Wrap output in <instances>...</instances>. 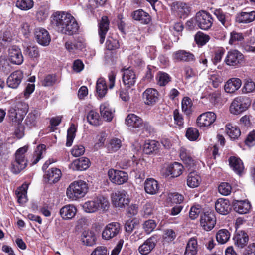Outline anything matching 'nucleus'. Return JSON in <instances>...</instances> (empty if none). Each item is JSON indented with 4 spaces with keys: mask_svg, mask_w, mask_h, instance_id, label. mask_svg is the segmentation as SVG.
<instances>
[{
    "mask_svg": "<svg viewBox=\"0 0 255 255\" xmlns=\"http://www.w3.org/2000/svg\"><path fill=\"white\" fill-rule=\"evenodd\" d=\"M123 81L128 87L133 86L136 82V77L135 72L130 67L123 70Z\"/></svg>",
    "mask_w": 255,
    "mask_h": 255,
    "instance_id": "obj_19",
    "label": "nucleus"
},
{
    "mask_svg": "<svg viewBox=\"0 0 255 255\" xmlns=\"http://www.w3.org/2000/svg\"><path fill=\"white\" fill-rule=\"evenodd\" d=\"M89 187L87 183L79 180L72 182L66 190L67 198L71 201H76L83 198L87 193Z\"/></svg>",
    "mask_w": 255,
    "mask_h": 255,
    "instance_id": "obj_2",
    "label": "nucleus"
},
{
    "mask_svg": "<svg viewBox=\"0 0 255 255\" xmlns=\"http://www.w3.org/2000/svg\"><path fill=\"white\" fill-rule=\"evenodd\" d=\"M13 36L10 31H5L0 34V46L7 47L11 42Z\"/></svg>",
    "mask_w": 255,
    "mask_h": 255,
    "instance_id": "obj_48",
    "label": "nucleus"
},
{
    "mask_svg": "<svg viewBox=\"0 0 255 255\" xmlns=\"http://www.w3.org/2000/svg\"><path fill=\"white\" fill-rule=\"evenodd\" d=\"M23 78V73L20 70H17L12 73L8 77L7 84L8 87L15 89L17 88Z\"/></svg>",
    "mask_w": 255,
    "mask_h": 255,
    "instance_id": "obj_20",
    "label": "nucleus"
},
{
    "mask_svg": "<svg viewBox=\"0 0 255 255\" xmlns=\"http://www.w3.org/2000/svg\"><path fill=\"white\" fill-rule=\"evenodd\" d=\"M61 171L60 169L53 168L49 169L44 175V179L46 182L50 184L56 183L61 177Z\"/></svg>",
    "mask_w": 255,
    "mask_h": 255,
    "instance_id": "obj_28",
    "label": "nucleus"
},
{
    "mask_svg": "<svg viewBox=\"0 0 255 255\" xmlns=\"http://www.w3.org/2000/svg\"><path fill=\"white\" fill-rule=\"evenodd\" d=\"M216 119L217 115L214 112H206L198 116L196 124L201 128H209L214 123Z\"/></svg>",
    "mask_w": 255,
    "mask_h": 255,
    "instance_id": "obj_6",
    "label": "nucleus"
},
{
    "mask_svg": "<svg viewBox=\"0 0 255 255\" xmlns=\"http://www.w3.org/2000/svg\"><path fill=\"white\" fill-rule=\"evenodd\" d=\"M201 182L200 176L195 171L190 172L187 177V185L191 188L198 187Z\"/></svg>",
    "mask_w": 255,
    "mask_h": 255,
    "instance_id": "obj_38",
    "label": "nucleus"
},
{
    "mask_svg": "<svg viewBox=\"0 0 255 255\" xmlns=\"http://www.w3.org/2000/svg\"><path fill=\"white\" fill-rule=\"evenodd\" d=\"M51 24L59 32L69 35L76 33L79 28L74 17L64 12L54 13L51 16Z\"/></svg>",
    "mask_w": 255,
    "mask_h": 255,
    "instance_id": "obj_1",
    "label": "nucleus"
},
{
    "mask_svg": "<svg viewBox=\"0 0 255 255\" xmlns=\"http://www.w3.org/2000/svg\"><path fill=\"white\" fill-rule=\"evenodd\" d=\"M159 237L157 235H153L144 242L139 246L138 250L139 253L142 255H148L155 248Z\"/></svg>",
    "mask_w": 255,
    "mask_h": 255,
    "instance_id": "obj_12",
    "label": "nucleus"
},
{
    "mask_svg": "<svg viewBox=\"0 0 255 255\" xmlns=\"http://www.w3.org/2000/svg\"><path fill=\"white\" fill-rule=\"evenodd\" d=\"M34 5L33 0H17L16 6L21 10L27 11L32 8Z\"/></svg>",
    "mask_w": 255,
    "mask_h": 255,
    "instance_id": "obj_53",
    "label": "nucleus"
},
{
    "mask_svg": "<svg viewBox=\"0 0 255 255\" xmlns=\"http://www.w3.org/2000/svg\"><path fill=\"white\" fill-rule=\"evenodd\" d=\"M221 92L216 90L209 93L206 96V98L212 105H215L219 103L221 98Z\"/></svg>",
    "mask_w": 255,
    "mask_h": 255,
    "instance_id": "obj_58",
    "label": "nucleus"
},
{
    "mask_svg": "<svg viewBox=\"0 0 255 255\" xmlns=\"http://www.w3.org/2000/svg\"><path fill=\"white\" fill-rule=\"evenodd\" d=\"M100 113L103 118L106 121L110 122L114 117V110L110 107L109 103L105 102L100 107Z\"/></svg>",
    "mask_w": 255,
    "mask_h": 255,
    "instance_id": "obj_34",
    "label": "nucleus"
},
{
    "mask_svg": "<svg viewBox=\"0 0 255 255\" xmlns=\"http://www.w3.org/2000/svg\"><path fill=\"white\" fill-rule=\"evenodd\" d=\"M90 165L89 159L86 157L77 159L70 165V168L73 170L83 171L88 169Z\"/></svg>",
    "mask_w": 255,
    "mask_h": 255,
    "instance_id": "obj_23",
    "label": "nucleus"
},
{
    "mask_svg": "<svg viewBox=\"0 0 255 255\" xmlns=\"http://www.w3.org/2000/svg\"><path fill=\"white\" fill-rule=\"evenodd\" d=\"M35 37L37 42L42 46L48 45L51 41L49 32L44 28L36 29L35 31Z\"/></svg>",
    "mask_w": 255,
    "mask_h": 255,
    "instance_id": "obj_18",
    "label": "nucleus"
},
{
    "mask_svg": "<svg viewBox=\"0 0 255 255\" xmlns=\"http://www.w3.org/2000/svg\"><path fill=\"white\" fill-rule=\"evenodd\" d=\"M76 130L77 128L76 126L74 124H71L67 130V141L66 143L67 146L70 147L72 145L75 137Z\"/></svg>",
    "mask_w": 255,
    "mask_h": 255,
    "instance_id": "obj_54",
    "label": "nucleus"
},
{
    "mask_svg": "<svg viewBox=\"0 0 255 255\" xmlns=\"http://www.w3.org/2000/svg\"><path fill=\"white\" fill-rule=\"evenodd\" d=\"M46 152V146L44 144H40L35 149L32 158L30 160L31 165L36 164L41 158L43 155Z\"/></svg>",
    "mask_w": 255,
    "mask_h": 255,
    "instance_id": "obj_40",
    "label": "nucleus"
},
{
    "mask_svg": "<svg viewBox=\"0 0 255 255\" xmlns=\"http://www.w3.org/2000/svg\"><path fill=\"white\" fill-rule=\"evenodd\" d=\"M183 200V196L176 192L169 193L167 197V201L172 203L180 204Z\"/></svg>",
    "mask_w": 255,
    "mask_h": 255,
    "instance_id": "obj_63",
    "label": "nucleus"
},
{
    "mask_svg": "<svg viewBox=\"0 0 255 255\" xmlns=\"http://www.w3.org/2000/svg\"><path fill=\"white\" fill-rule=\"evenodd\" d=\"M195 21L196 25L205 30L209 29L213 24L211 15L205 11H201L196 13Z\"/></svg>",
    "mask_w": 255,
    "mask_h": 255,
    "instance_id": "obj_7",
    "label": "nucleus"
},
{
    "mask_svg": "<svg viewBox=\"0 0 255 255\" xmlns=\"http://www.w3.org/2000/svg\"><path fill=\"white\" fill-rule=\"evenodd\" d=\"M255 19V11L242 12L237 17V21L240 23H250Z\"/></svg>",
    "mask_w": 255,
    "mask_h": 255,
    "instance_id": "obj_45",
    "label": "nucleus"
},
{
    "mask_svg": "<svg viewBox=\"0 0 255 255\" xmlns=\"http://www.w3.org/2000/svg\"><path fill=\"white\" fill-rule=\"evenodd\" d=\"M131 15L133 19L139 21L142 24H147L151 20L149 14L142 9L133 11Z\"/></svg>",
    "mask_w": 255,
    "mask_h": 255,
    "instance_id": "obj_32",
    "label": "nucleus"
},
{
    "mask_svg": "<svg viewBox=\"0 0 255 255\" xmlns=\"http://www.w3.org/2000/svg\"><path fill=\"white\" fill-rule=\"evenodd\" d=\"M197 252V240L195 238H191L187 243L184 255H196Z\"/></svg>",
    "mask_w": 255,
    "mask_h": 255,
    "instance_id": "obj_41",
    "label": "nucleus"
},
{
    "mask_svg": "<svg viewBox=\"0 0 255 255\" xmlns=\"http://www.w3.org/2000/svg\"><path fill=\"white\" fill-rule=\"evenodd\" d=\"M159 189V185L154 179L150 178L147 179L144 182V190L146 193L150 195L157 194Z\"/></svg>",
    "mask_w": 255,
    "mask_h": 255,
    "instance_id": "obj_29",
    "label": "nucleus"
},
{
    "mask_svg": "<svg viewBox=\"0 0 255 255\" xmlns=\"http://www.w3.org/2000/svg\"><path fill=\"white\" fill-rule=\"evenodd\" d=\"M121 231L120 224L118 222H112L107 224L102 234L103 239L109 240L117 236Z\"/></svg>",
    "mask_w": 255,
    "mask_h": 255,
    "instance_id": "obj_10",
    "label": "nucleus"
},
{
    "mask_svg": "<svg viewBox=\"0 0 255 255\" xmlns=\"http://www.w3.org/2000/svg\"><path fill=\"white\" fill-rule=\"evenodd\" d=\"M157 84L160 86L166 85L171 79L169 74L164 72H158L156 75Z\"/></svg>",
    "mask_w": 255,
    "mask_h": 255,
    "instance_id": "obj_55",
    "label": "nucleus"
},
{
    "mask_svg": "<svg viewBox=\"0 0 255 255\" xmlns=\"http://www.w3.org/2000/svg\"><path fill=\"white\" fill-rule=\"evenodd\" d=\"M174 123L179 128H182L184 126V121L183 115L179 112L178 109H175L173 113Z\"/></svg>",
    "mask_w": 255,
    "mask_h": 255,
    "instance_id": "obj_59",
    "label": "nucleus"
},
{
    "mask_svg": "<svg viewBox=\"0 0 255 255\" xmlns=\"http://www.w3.org/2000/svg\"><path fill=\"white\" fill-rule=\"evenodd\" d=\"M211 10L224 27H228L230 25L229 16L225 14L221 9L212 8Z\"/></svg>",
    "mask_w": 255,
    "mask_h": 255,
    "instance_id": "obj_39",
    "label": "nucleus"
},
{
    "mask_svg": "<svg viewBox=\"0 0 255 255\" xmlns=\"http://www.w3.org/2000/svg\"><path fill=\"white\" fill-rule=\"evenodd\" d=\"M230 167L238 175H241L244 172V167L242 161L238 157L232 156L229 159Z\"/></svg>",
    "mask_w": 255,
    "mask_h": 255,
    "instance_id": "obj_30",
    "label": "nucleus"
},
{
    "mask_svg": "<svg viewBox=\"0 0 255 255\" xmlns=\"http://www.w3.org/2000/svg\"><path fill=\"white\" fill-rule=\"evenodd\" d=\"M109 22L107 16H103L99 23V35L100 36V42L103 43L105 36L109 29Z\"/></svg>",
    "mask_w": 255,
    "mask_h": 255,
    "instance_id": "obj_33",
    "label": "nucleus"
},
{
    "mask_svg": "<svg viewBox=\"0 0 255 255\" xmlns=\"http://www.w3.org/2000/svg\"><path fill=\"white\" fill-rule=\"evenodd\" d=\"M9 59L15 65H21L23 62V56L21 50L18 46L14 45L9 49Z\"/></svg>",
    "mask_w": 255,
    "mask_h": 255,
    "instance_id": "obj_16",
    "label": "nucleus"
},
{
    "mask_svg": "<svg viewBox=\"0 0 255 255\" xmlns=\"http://www.w3.org/2000/svg\"><path fill=\"white\" fill-rule=\"evenodd\" d=\"M241 85L242 81L240 78H231L225 82L224 89L226 93L232 94L239 89Z\"/></svg>",
    "mask_w": 255,
    "mask_h": 255,
    "instance_id": "obj_21",
    "label": "nucleus"
},
{
    "mask_svg": "<svg viewBox=\"0 0 255 255\" xmlns=\"http://www.w3.org/2000/svg\"><path fill=\"white\" fill-rule=\"evenodd\" d=\"M209 79L212 85L215 88H218L223 81L221 75L217 72L210 74Z\"/></svg>",
    "mask_w": 255,
    "mask_h": 255,
    "instance_id": "obj_64",
    "label": "nucleus"
},
{
    "mask_svg": "<svg viewBox=\"0 0 255 255\" xmlns=\"http://www.w3.org/2000/svg\"><path fill=\"white\" fill-rule=\"evenodd\" d=\"M23 53L30 61L36 64L40 56L38 48L36 46H29L24 48Z\"/></svg>",
    "mask_w": 255,
    "mask_h": 255,
    "instance_id": "obj_26",
    "label": "nucleus"
},
{
    "mask_svg": "<svg viewBox=\"0 0 255 255\" xmlns=\"http://www.w3.org/2000/svg\"><path fill=\"white\" fill-rule=\"evenodd\" d=\"M182 112L187 116H189L193 112V103L188 97H184L181 101Z\"/></svg>",
    "mask_w": 255,
    "mask_h": 255,
    "instance_id": "obj_47",
    "label": "nucleus"
},
{
    "mask_svg": "<svg viewBox=\"0 0 255 255\" xmlns=\"http://www.w3.org/2000/svg\"><path fill=\"white\" fill-rule=\"evenodd\" d=\"M96 237L93 232L90 230L84 231L81 235V241L86 246H92L95 244Z\"/></svg>",
    "mask_w": 255,
    "mask_h": 255,
    "instance_id": "obj_36",
    "label": "nucleus"
},
{
    "mask_svg": "<svg viewBox=\"0 0 255 255\" xmlns=\"http://www.w3.org/2000/svg\"><path fill=\"white\" fill-rule=\"evenodd\" d=\"M28 147L24 146L19 148L15 153V159L11 163V170L14 174H18L27 166L25 154Z\"/></svg>",
    "mask_w": 255,
    "mask_h": 255,
    "instance_id": "obj_4",
    "label": "nucleus"
},
{
    "mask_svg": "<svg viewBox=\"0 0 255 255\" xmlns=\"http://www.w3.org/2000/svg\"><path fill=\"white\" fill-rule=\"evenodd\" d=\"M113 205L116 207L123 208L130 202L128 193L124 190L117 191L111 195Z\"/></svg>",
    "mask_w": 255,
    "mask_h": 255,
    "instance_id": "obj_8",
    "label": "nucleus"
},
{
    "mask_svg": "<svg viewBox=\"0 0 255 255\" xmlns=\"http://www.w3.org/2000/svg\"><path fill=\"white\" fill-rule=\"evenodd\" d=\"M97 207L94 199L86 202L83 205V210L87 213H94L98 211Z\"/></svg>",
    "mask_w": 255,
    "mask_h": 255,
    "instance_id": "obj_60",
    "label": "nucleus"
},
{
    "mask_svg": "<svg viewBox=\"0 0 255 255\" xmlns=\"http://www.w3.org/2000/svg\"><path fill=\"white\" fill-rule=\"evenodd\" d=\"M125 123L128 127L134 128H140L143 125L147 128L149 126L148 123H143L142 119L134 114H128L126 119Z\"/></svg>",
    "mask_w": 255,
    "mask_h": 255,
    "instance_id": "obj_15",
    "label": "nucleus"
},
{
    "mask_svg": "<svg viewBox=\"0 0 255 255\" xmlns=\"http://www.w3.org/2000/svg\"><path fill=\"white\" fill-rule=\"evenodd\" d=\"M28 188V184L24 183L16 190L17 201L20 205H23L27 201V190Z\"/></svg>",
    "mask_w": 255,
    "mask_h": 255,
    "instance_id": "obj_37",
    "label": "nucleus"
},
{
    "mask_svg": "<svg viewBox=\"0 0 255 255\" xmlns=\"http://www.w3.org/2000/svg\"><path fill=\"white\" fill-rule=\"evenodd\" d=\"M248 240L247 234L243 231H239L234 237L235 245L241 248L246 245Z\"/></svg>",
    "mask_w": 255,
    "mask_h": 255,
    "instance_id": "obj_44",
    "label": "nucleus"
},
{
    "mask_svg": "<svg viewBox=\"0 0 255 255\" xmlns=\"http://www.w3.org/2000/svg\"><path fill=\"white\" fill-rule=\"evenodd\" d=\"M230 234L227 229H221L216 234V240L219 243H226L230 239Z\"/></svg>",
    "mask_w": 255,
    "mask_h": 255,
    "instance_id": "obj_51",
    "label": "nucleus"
},
{
    "mask_svg": "<svg viewBox=\"0 0 255 255\" xmlns=\"http://www.w3.org/2000/svg\"><path fill=\"white\" fill-rule=\"evenodd\" d=\"M255 90V84L251 79L245 80L243 87L242 89L243 93L253 92Z\"/></svg>",
    "mask_w": 255,
    "mask_h": 255,
    "instance_id": "obj_62",
    "label": "nucleus"
},
{
    "mask_svg": "<svg viewBox=\"0 0 255 255\" xmlns=\"http://www.w3.org/2000/svg\"><path fill=\"white\" fill-rule=\"evenodd\" d=\"M108 176L111 182L117 185L123 184L127 182L128 179L127 173L112 168L109 170Z\"/></svg>",
    "mask_w": 255,
    "mask_h": 255,
    "instance_id": "obj_9",
    "label": "nucleus"
},
{
    "mask_svg": "<svg viewBox=\"0 0 255 255\" xmlns=\"http://www.w3.org/2000/svg\"><path fill=\"white\" fill-rule=\"evenodd\" d=\"M89 124L93 126H98L101 124V120L99 114L93 110L90 111L87 116Z\"/></svg>",
    "mask_w": 255,
    "mask_h": 255,
    "instance_id": "obj_50",
    "label": "nucleus"
},
{
    "mask_svg": "<svg viewBox=\"0 0 255 255\" xmlns=\"http://www.w3.org/2000/svg\"><path fill=\"white\" fill-rule=\"evenodd\" d=\"M183 171V165L179 162H174L163 170V174L166 177L171 176L172 178H176L181 175Z\"/></svg>",
    "mask_w": 255,
    "mask_h": 255,
    "instance_id": "obj_14",
    "label": "nucleus"
},
{
    "mask_svg": "<svg viewBox=\"0 0 255 255\" xmlns=\"http://www.w3.org/2000/svg\"><path fill=\"white\" fill-rule=\"evenodd\" d=\"M180 157L187 167L189 168L195 166V161L191 156V153L186 148L183 147L180 148Z\"/></svg>",
    "mask_w": 255,
    "mask_h": 255,
    "instance_id": "obj_27",
    "label": "nucleus"
},
{
    "mask_svg": "<svg viewBox=\"0 0 255 255\" xmlns=\"http://www.w3.org/2000/svg\"><path fill=\"white\" fill-rule=\"evenodd\" d=\"M216 211L222 215H227L229 213L231 208L229 201L224 198L218 199L215 204Z\"/></svg>",
    "mask_w": 255,
    "mask_h": 255,
    "instance_id": "obj_24",
    "label": "nucleus"
},
{
    "mask_svg": "<svg viewBox=\"0 0 255 255\" xmlns=\"http://www.w3.org/2000/svg\"><path fill=\"white\" fill-rule=\"evenodd\" d=\"M96 204L97 205L98 210L106 211L109 207V202L107 198L103 196H99L94 198Z\"/></svg>",
    "mask_w": 255,
    "mask_h": 255,
    "instance_id": "obj_49",
    "label": "nucleus"
},
{
    "mask_svg": "<svg viewBox=\"0 0 255 255\" xmlns=\"http://www.w3.org/2000/svg\"><path fill=\"white\" fill-rule=\"evenodd\" d=\"M122 140L117 137H113L109 139L107 145L108 150L110 153L117 151L122 146Z\"/></svg>",
    "mask_w": 255,
    "mask_h": 255,
    "instance_id": "obj_46",
    "label": "nucleus"
},
{
    "mask_svg": "<svg viewBox=\"0 0 255 255\" xmlns=\"http://www.w3.org/2000/svg\"><path fill=\"white\" fill-rule=\"evenodd\" d=\"M107 136V134L105 132H100L97 135L95 139V145L94 148L96 149L102 147L104 145L105 139Z\"/></svg>",
    "mask_w": 255,
    "mask_h": 255,
    "instance_id": "obj_61",
    "label": "nucleus"
},
{
    "mask_svg": "<svg viewBox=\"0 0 255 255\" xmlns=\"http://www.w3.org/2000/svg\"><path fill=\"white\" fill-rule=\"evenodd\" d=\"M142 97L146 105H153L158 100L159 93L154 88H148L142 94Z\"/></svg>",
    "mask_w": 255,
    "mask_h": 255,
    "instance_id": "obj_17",
    "label": "nucleus"
},
{
    "mask_svg": "<svg viewBox=\"0 0 255 255\" xmlns=\"http://www.w3.org/2000/svg\"><path fill=\"white\" fill-rule=\"evenodd\" d=\"M251 204L247 200H236L233 202L234 210L239 214L247 213L251 209Z\"/></svg>",
    "mask_w": 255,
    "mask_h": 255,
    "instance_id": "obj_31",
    "label": "nucleus"
},
{
    "mask_svg": "<svg viewBox=\"0 0 255 255\" xmlns=\"http://www.w3.org/2000/svg\"><path fill=\"white\" fill-rule=\"evenodd\" d=\"M249 99L238 97L234 99L230 106V111L234 115H238L246 111L250 105Z\"/></svg>",
    "mask_w": 255,
    "mask_h": 255,
    "instance_id": "obj_5",
    "label": "nucleus"
},
{
    "mask_svg": "<svg viewBox=\"0 0 255 255\" xmlns=\"http://www.w3.org/2000/svg\"><path fill=\"white\" fill-rule=\"evenodd\" d=\"M37 113L33 112L29 113L25 120L26 126L30 128L35 127L37 125Z\"/></svg>",
    "mask_w": 255,
    "mask_h": 255,
    "instance_id": "obj_56",
    "label": "nucleus"
},
{
    "mask_svg": "<svg viewBox=\"0 0 255 255\" xmlns=\"http://www.w3.org/2000/svg\"><path fill=\"white\" fill-rule=\"evenodd\" d=\"M225 131L227 134L232 140L238 139L241 135L239 128L236 126H233L231 124H228L226 125Z\"/></svg>",
    "mask_w": 255,
    "mask_h": 255,
    "instance_id": "obj_43",
    "label": "nucleus"
},
{
    "mask_svg": "<svg viewBox=\"0 0 255 255\" xmlns=\"http://www.w3.org/2000/svg\"><path fill=\"white\" fill-rule=\"evenodd\" d=\"M216 223V218L213 212H206L201 215L200 218V225L202 228L206 231H211L215 227Z\"/></svg>",
    "mask_w": 255,
    "mask_h": 255,
    "instance_id": "obj_11",
    "label": "nucleus"
},
{
    "mask_svg": "<svg viewBox=\"0 0 255 255\" xmlns=\"http://www.w3.org/2000/svg\"><path fill=\"white\" fill-rule=\"evenodd\" d=\"M183 29V26L181 23L178 22L173 26H171L170 31L171 35L169 37L172 42H177L181 35L182 31Z\"/></svg>",
    "mask_w": 255,
    "mask_h": 255,
    "instance_id": "obj_35",
    "label": "nucleus"
},
{
    "mask_svg": "<svg viewBox=\"0 0 255 255\" xmlns=\"http://www.w3.org/2000/svg\"><path fill=\"white\" fill-rule=\"evenodd\" d=\"M76 207L72 204H68L62 207L59 211L61 218L66 220L72 219L77 213Z\"/></svg>",
    "mask_w": 255,
    "mask_h": 255,
    "instance_id": "obj_22",
    "label": "nucleus"
},
{
    "mask_svg": "<svg viewBox=\"0 0 255 255\" xmlns=\"http://www.w3.org/2000/svg\"><path fill=\"white\" fill-rule=\"evenodd\" d=\"M28 105L25 102L17 103L14 106L11 107L8 110L10 120L13 124H20L28 112Z\"/></svg>",
    "mask_w": 255,
    "mask_h": 255,
    "instance_id": "obj_3",
    "label": "nucleus"
},
{
    "mask_svg": "<svg viewBox=\"0 0 255 255\" xmlns=\"http://www.w3.org/2000/svg\"><path fill=\"white\" fill-rule=\"evenodd\" d=\"M160 144L158 142L153 140H147L144 144L143 151L146 154H150L156 152Z\"/></svg>",
    "mask_w": 255,
    "mask_h": 255,
    "instance_id": "obj_42",
    "label": "nucleus"
},
{
    "mask_svg": "<svg viewBox=\"0 0 255 255\" xmlns=\"http://www.w3.org/2000/svg\"><path fill=\"white\" fill-rule=\"evenodd\" d=\"M58 82V79L56 75L49 74L46 75L41 82L42 85L45 87L52 86Z\"/></svg>",
    "mask_w": 255,
    "mask_h": 255,
    "instance_id": "obj_57",
    "label": "nucleus"
},
{
    "mask_svg": "<svg viewBox=\"0 0 255 255\" xmlns=\"http://www.w3.org/2000/svg\"><path fill=\"white\" fill-rule=\"evenodd\" d=\"M96 91L100 98L103 97L107 93L106 83L103 78H99L97 81Z\"/></svg>",
    "mask_w": 255,
    "mask_h": 255,
    "instance_id": "obj_52",
    "label": "nucleus"
},
{
    "mask_svg": "<svg viewBox=\"0 0 255 255\" xmlns=\"http://www.w3.org/2000/svg\"><path fill=\"white\" fill-rule=\"evenodd\" d=\"M173 58L178 61L189 62L195 60V57L192 53L182 50L175 52L173 54Z\"/></svg>",
    "mask_w": 255,
    "mask_h": 255,
    "instance_id": "obj_25",
    "label": "nucleus"
},
{
    "mask_svg": "<svg viewBox=\"0 0 255 255\" xmlns=\"http://www.w3.org/2000/svg\"><path fill=\"white\" fill-rule=\"evenodd\" d=\"M243 58V54L238 50H230L226 56L225 62L230 66L236 67L242 62Z\"/></svg>",
    "mask_w": 255,
    "mask_h": 255,
    "instance_id": "obj_13",
    "label": "nucleus"
}]
</instances>
